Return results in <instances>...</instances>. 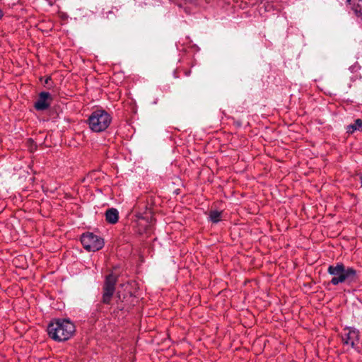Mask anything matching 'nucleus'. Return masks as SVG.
Returning <instances> with one entry per match:
<instances>
[{
  "label": "nucleus",
  "mask_w": 362,
  "mask_h": 362,
  "mask_svg": "<svg viewBox=\"0 0 362 362\" xmlns=\"http://www.w3.org/2000/svg\"><path fill=\"white\" fill-rule=\"evenodd\" d=\"M361 181H362V176L361 177Z\"/></svg>",
  "instance_id": "obj_14"
},
{
  "label": "nucleus",
  "mask_w": 362,
  "mask_h": 362,
  "mask_svg": "<svg viewBox=\"0 0 362 362\" xmlns=\"http://www.w3.org/2000/svg\"><path fill=\"white\" fill-rule=\"evenodd\" d=\"M117 281V276L111 273L106 276L103 286V293L102 302L105 304H110L112 297L115 291V284Z\"/></svg>",
  "instance_id": "obj_5"
},
{
  "label": "nucleus",
  "mask_w": 362,
  "mask_h": 362,
  "mask_svg": "<svg viewBox=\"0 0 362 362\" xmlns=\"http://www.w3.org/2000/svg\"><path fill=\"white\" fill-rule=\"evenodd\" d=\"M221 216V211H218L216 210H213L209 212V219L211 221L216 223L220 221Z\"/></svg>",
  "instance_id": "obj_11"
},
{
  "label": "nucleus",
  "mask_w": 362,
  "mask_h": 362,
  "mask_svg": "<svg viewBox=\"0 0 362 362\" xmlns=\"http://www.w3.org/2000/svg\"><path fill=\"white\" fill-rule=\"evenodd\" d=\"M2 16H3L2 11H1V10H0V18L2 17Z\"/></svg>",
  "instance_id": "obj_13"
},
{
  "label": "nucleus",
  "mask_w": 362,
  "mask_h": 362,
  "mask_svg": "<svg viewBox=\"0 0 362 362\" xmlns=\"http://www.w3.org/2000/svg\"><path fill=\"white\" fill-rule=\"evenodd\" d=\"M52 96L48 92H41L37 100L35 103V107L37 110H45L50 106Z\"/></svg>",
  "instance_id": "obj_6"
},
{
  "label": "nucleus",
  "mask_w": 362,
  "mask_h": 362,
  "mask_svg": "<svg viewBox=\"0 0 362 362\" xmlns=\"http://www.w3.org/2000/svg\"><path fill=\"white\" fill-rule=\"evenodd\" d=\"M105 215L106 221L110 224H115L118 221L119 212L117 209H115V208L108 209L106 211Z\"/></svg>",
  "instance_id": "obj_8"
},
{
  "label": "nucleus",
  "mask_w": 362,
  "mask_h": 362,
  "mask_svg": "<svg viewBox=\"0 0 362 362\" xmlns=\"http://www.w3.org/2000/svg\"><path fill=\"white\" fill-rule=\"evenodd\" d=\"M175 193L176 194H180V189H177L175 190Z\"/></svg>",
  "instance_id": "obj_12"
},
{
  "label": "nucleus",
  "mask_w": 362,
  "mask_h": 362,
  "mask_svg": "<svg viewBox=\"0 0 362 362\" xmlns=\"http://www.w3.org/2000/svg\"><path fill=\"white\" fill-rule=\"evenodd\" d=\"M327 272L332 276L330 284L337 286L339 284H346L349 286L356 283L359 276L358 272L351 267H346L343 263L339 262L335 265H329Z\"/></svg>",
  "instance_id": "obj_1"
},
{
  "label": "nucleus",
  "mask_w": 362,
  "mask_h": 362,
  "mask_svg": "<svg viewBox=\"0 0 362 362\" xmlns=\"http://www.w3.org/2000/svg\"><path fill=\"white\" fill-rule=\"evenodd\" d=\"M83 247L88 252H95L104 246L103 239L93 233H83L81 237Z\"/></svg>",
  "instance_id": "obj_4"
},
{
  "label": "nucleus",
  "mask_w": 362,
  "mask_h": 362,
  "mask_svg": "<svg viewBox=\"0 0 362 362\" xmlns=\"http://www.w3.org/2000/svg\"><path fill=\"white\" fill-rule=\"evenodd\" d=\"M355 131L362 132V120L361 119H356L354 124L347 127L348 133L351 134Z\"/></svg>",
  "instance_id": "obj_9"
},
{
  "label": "nucleus",
  "mask_w": 362,
  "mask_h": 362,
  "mask_svg": "<svg viewBox=\"0 0 362 362\" xmlns=\"http://www.w3.org/2000/svg\"><path fill=\"white\" fill-rule=\"evenodd\" d=\"M112 117L105 110H94L88 119L90 129L95 132L105 131L110 124Z\"/></svg>",
  "instance_id": "obj_3"
},
{
  "label": "nucleus",
  "mask_w": 362,
  "mask_h": 362,
  "mask_svg": "<svg viewBox=\"0 0 362 362\" xmlns=\"http://www.w3.org/2000/svg\"><path fill=\"white\" fill-rule=\"evenodd\" d=\"M342 340L346 345L355 348L356 343L359 341V332L354 328H350L348 329V332L342 337Z\"/></svg>",
  "instance_id": "obj_7"
},
{
  "label": "nucleus",
  "mask_w": 362,
  "mask_h": 362,
  "mask_svg": "<svg viewBox=\"0 0 362 362\" xmlns=\"http://www.w3.org/2000/svg\"><path fill=\"white\" fill-rule=\"evenodd\" d=\"M47 332L51 339L57 341L68 340L75 332V326L69 320L56 319L47 327Z\"/></svg>",
  "instance_id": "obj_2"
},
{
  "label": "nucleus",
  "mask_w": 362,
  "mask_h": 362,
  "mask_svg": "<svg viewBox=\"0 0 362 362\" xmlns=\"http://www.w3.org/2000/svg\"><path fill=\"white\" fill-rule=\"evenodd\" d=\"M347 2L353 6L356 12L362 13V0H347Z\"/></svg>",
  "instance_id": "obj_10"
}]
</instances>
